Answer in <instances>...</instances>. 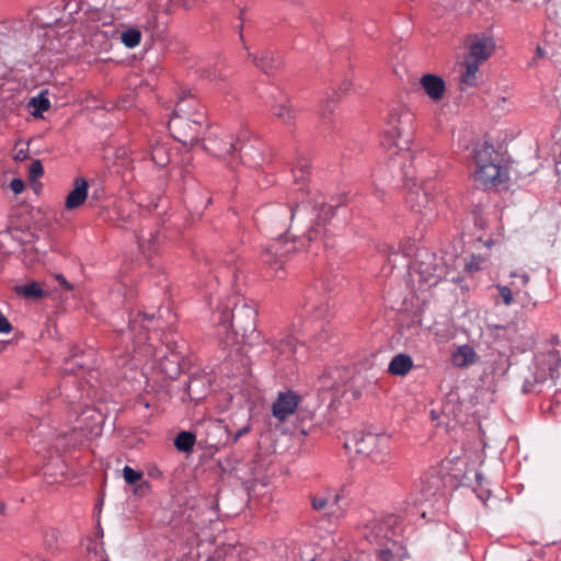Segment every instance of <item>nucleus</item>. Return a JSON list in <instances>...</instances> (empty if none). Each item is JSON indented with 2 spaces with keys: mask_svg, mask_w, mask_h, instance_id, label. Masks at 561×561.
<instances>
[{
  "mask_svg": "<svg viewBox=\"0 0 561 561\" xmlns=\"http://www.w3.org/2000/svg\"><path fill=\"white\" fill-rule=\"evenodd\" d=\"M550 344L552 346H561L559 336L558 335L551 336Z\"/></svg>",
  "mask_w": 561,
  "mask_h": 561,
  "instance_id": "8fccbe9b",
  "label": "nucleus"
},
{
  "mask_svg": "<svg viewBox=\"0 0 561 561\" xmlns=\"http://www.w3.org/2000/svg\"><path fill=\"white\" fill-rule=\"evenodd\" d=\"M152 21H148V24L146 25V28L147 30H151L154 27V23H156V15L152 14L151 16Z\"/></svg>",
  "mask_w": 561,
  "mask_h": 561,
  "instance_id": "3c124183",
  "label": "nucleus"
},
{
  "mask_svg": "<svg viewBox=\"0 0 561 561\" xmlns=\"http://www.w3.org/2000/svg\"><path fill=\"white\" fill-rule=\"evenodd\" d=\"M485 260L481 255H471L470 259L466 262L465 268L469 273L478 272L482 270V265Z\"/></svg>",
  "mask_w": 561,
  "mask_h": 561,
  "instance_id": "c9c22d12",
  "label": "nucleus"
},
{
  "mask_svg": "<svg viewBox=\"0 0 561 561\" xmlns=\"http://www.w3.org/2000/svg\"><path fill=\"white\" fill-rule=\"evenodd\" d=\"M207 77L211 80H215L217 78H221V73L220 72H217V70L213 71V72H208L207 73Z\"/></svg>",
  "mask_w": 561,
  "mask_h": 561,
  "instance_id": "09e8293b",
  "label": "nucleus"
},
{
  "mask_svg": "<svg viewBox=\"0 0 561 561\" xmlns=\"http://www.w3.org/2000/svg\"><path fill=\"white\" fill-rule=\"evenodd\" d=\"M420 84L425 94L433 101L439 102L445 96L446 84L442 77L426 73L420 78Z\"/></svg>",
  "mask_w": 561,
  "mask_h": 561,
  "instance_id": "a211bd4d",
  "label": "nucleus"
},
{
  "mask_svg": "<svg viewBox=\"0 0 561 561\" xmlns=\"http://www.w3.org/2000/svg\"><path fill=\"white\" fill-rule=\"evenodd\" d=\"M343 369L340 367H332L327 369L318 380V390L328 392L332 400H339L346 396V390L335 386V381L343 375Z\"/></svg>",
  "mask_w": 561,
  "mask_h": 561,
  "instance_id": "dca6fc26",
  "label": "nucleus"
},
{
  "mask_svg": "<svg viewBox=\"0 0 561 561\" xmlns=\"http://www.w3.org/2000/svg\"><path fill=\"white\" fill-rule=\"evenodd\" d=\"M412 271L419 275V282L424 285L434 286L439 283L447 274V266L443 257L426 249L419 250Z\"/></svg>",
  "mask_w": 561,
  "mask_h": 561,
  "instance_id": "39448f33",
  "label": "nucleus"
},
{
  "mask_svg": "<svg viewBox=\"0 0 561 561\" xmlns=\"http://www.w3.org/2000/svg\"><path fill=\"white\" fill-rule=\"evenodd\" d=\"M537 371L535 379L545 382L547 379L558 378L560 358L558 353H538L536 356Z\"/></svg>",
  "mask_w": 561,
  "mask_h": 561,
  "instance_id": "4468645a",
  "label": "nucleus"
},
{
  "mask_svg": "<svg viewBox=\"0 0 561 561\" xmlns=\"http://www.w3.org/2000/svg\"><path fill=\"white\" fill-rule=\"evenodd\" d=\"M412 358L404 353H398L390 360L388 371L393 376H405L412 369Z\"/></svg>",
  "mask_w": 561,
  "mask_h": 561,
  "instance_id": "a878e982",
  "label": "nucleus"
},
{
  "mask_svg": "<svg viewBox=\"0 0 561 561\" xmlns=\"http://www.w3.org/2000/svg\"><path fill=\"white\" fill-rule=\"evenodd\" d=\"M457 351L462 352V351H472V350L468 345H462V346H459Z\"/></svg>",
  "mask_w": 561,
  "mask_h": 561,
  "instance_id": "603ef678",
  "label": "nucleus"
},
{
  "mask_svg": "<svg viewBox=\"0 0 561 561\" xmlns=\"http://www.w3.org/2000/svg\"><path fill=\"white\" fill-rule=\"evenodd\" d=\"M198 0H171L173 5L190 10L196 5Z\"/></svg>",
  "mask_w": 561,
  "mask_h": 561,
  "instance_id": "a19ab883",
  "label": "nucleus"
},
{
  "mask_svg": "<svg viewBox=\"0 0 561 561\" xmlns=\"http://www.w3.org/2000/svg\"><path fill=\"white\" fill-rule=\"evenodd\" d=\"M308 161L306 159L297 162L296 167L293 169L294 176L296 181H304L305 176L308 174Z\"/></svg>",
  "mask_w": 561,
  "mask_h": 561,
  "instance_id": "e433bc0d",
  "label": "nucleus"
},
{
  "mask_svg": "<svg viewBox=\"0 0 561 561\" xmlns=\"http://www.w3.org/2000/svg\"><path fill=\"white\" fill-rule=\"evenodd\" d=\"M437 186L433 181L413 186L407 195V204L414 213L422 216L433 215L436 207Z\"/></svg>",
  "mask_w": 561,
  "mask_h": 561,
  "instance_id": "6e6552de",
  "label": "nucleus"
},
{
  "mask_svg": "<svg viewBox=\"0 0 561 561\" xmlns=\"http://www.w3.org/2000/svg\"><path fill=\"white\" fill-rule=\"evenodd\" d=\"M473 160L476 169H482L484 165L497 161V154L492 145L483 142L474 148Z\"/></svg>",
  "mask_w": 561,
  "mask_h": 561,
  "instance_id": "5701e85b",
  "label": "nucleus"
},
{
  "mask_svg": "<svg viewBox=\"0 0 561 561\" xmlns=\"http://www.w3.org/2000/svg\"><path fill=\"white\" fill-rule=\"evenodd\" d=\"M195 440L196 438L193 433L183 431L176 435L174 446L178 450L187 453L193 449Z\"/></svg>",
  "mask_w": 561,
  "mask_h": 561,
  "instance_id": "c85d7f7f",
  "label": "nucleus"
},
{
  "mask_svg": "<svg viewBox=\"0 0 561 561\" xmlns=\"http://www.w3.org/2000/svg\"><path fill=\"white\" fill-rule=\"evenodd\" d=\"M230 263H231V259H230L229 261H228V260H227V261H225V264H226L225 268H226L229 273H231L232 278H236V277H237V276H236L237 267H234V266L232 267V266L230 265Z\"/></svg>",
  "mask_w": 561,
  "mask_h": 561,
  "instance_id": "de8ad7c7",
  "label": "nucleus"
},
{
  "mask_svg": "<svg viewBox=\"0 0 561 561\" xmlns=\"http://www.w3.org/2000/svg\"><path fill=\"white\" fill-rule=\"evenodd\" d=\"M348 392H351L353 400H356L360 397V390L354 387L353 380L348 383Z\"/></svg>",
  "mask_w": 561,
  "mask_h": 561,
  "instance_id": "a18cd8bd",
  "label": "nucleus"
},
{
  "mask_svg": "<svg viewBox=\"0 0 561 561\" xmlns=\"http://www.w3.org/2000/svg\"><path fill=\"white\" fill-rule=\"evenodd\" d=\"M307 209L306 205H267L255 213L257 227L270 236L273 241L263 255V260L270 266H283V256L295 251L296 241H284L283 234L287 231L289 222L300 211Z\"/></svg>",
  "mask_w": 561,
  "mask_h": 561,
  "instance_id": "f03ea898",
  "label": "nucleus"
},
{
  "mask_svg": "<svg viewBox=\"0 0 561 561\" xmlns=\"http://www.w3.org/2000/svg\"><path fill=\"white\" fill-rule=\"evenodd\" d=\"M28 105L35 110L33 112V115L35 117L42 116L43 112H46L50 108V102L44 95V93H41L38 96L32 98Z\"/></svg>",
  "mask_w": 561,
  "mask_h": 561,
  "instance_id": "2f4dec72",
  "label": "nucleus"
},
{
  "mask_svg": "<svg viewBox=\"0 0 561 561\" xmlns=\"http://www.w3.org/2000/svg\"><path fill=\"white\" fill-rule=\"evenodd\" d=\"M89 184L85 179L77 178L73 182V188L66 197L65 206L72 210L81 206L88 197Z\"/></svg>",
  "mask_w": 561,
  "mask_h": 561,
  "instance_id": "412c9836",
  "label": "nucleus"
},
{
  "mask_svg": "<svg viewBox=\"0 0 561 561\" xmlns=\"http://www.w3.org/2000/svg\"><path fill=\"white\" fill-rule=\"evenodd\" d=\"M248 57L252 59L253 65L265 75H273L282 66V59L271 50L264 49L259 54L248 51Z\"/></svg>",
  "mask_w": 561,
  "mask_h": 561,
  "instance_id": "f3484780",
  "label": "nucleus"
},
{
  "mask_svg": "<svg viewBox=\"0 0 561 561\" xmlns=\"http://www.w3.org/2000/svg\"><path fill=\"white\" fill-rule=\"evenodd\" d=\"M203 147L217 158L232 156L237 150V141L224 130L210 131L207 138H203Z\"/></svg>",
  "mask_w": 561,
  "mask_h": 561,
  "instance_id": "1a4fd4ad",
  "label": "nucleus"
},
{
  "mask_svg": "<svg viewBox=\"0 0 561 561\" xmlns=\"http://www.w3.org/2000/svg\"><path fill=\"white\" fill-rule=\"evenodd\" d=\"M240 161L250 168H257L264 162V145L259 139L243 141L237 140V150Z\"/></svg>",
  "mask_w": 561,
  "mask_h": 561,
  "instance_id": "9b49d317",
  "label": "nucleus"
},
{
  "mask_svg": "<svg viewBox=\"0 0 561 561\" xmlns=\"http://www.w3.org/2000/svg\"><path fill=\"white\" fill-rule=\"evenodd\" d=\"M481 64H478L471 59H465L463 67L465 70L460 76V83L462 84V89L468 87H473L477 83V73L479 71V67Z\"/></svg>",
  "mask_w": 561,
  "mask_h": 561,
  "instance_id": "cd10ccee",
  "label": "nucleus"
},
{
  "mask_svg": "<svg viewBox=\"0 0 561 561\" xmlns=\"http://www.w3.org/2000/svg\"><path fill=\"white\" fill-rule=\"evenodd\" d=\"M300 401V396L291 390L279 392L272 404V415L279 422L286 421L296 412Z\"/></svg>",
  "mask_w": 561,
  "mask_h": 561,
  "instance_id": "f8f14e48",
  "label": "nucleus"
},
{
  "mask_svg": "<svg viewBox=\"0 0 561 561\" xmlns=\"http://www.w3.org/2000/svg\"><path fill=\"white\" fill-rule=\"evenodd\" d=\"M413 121V114L405 108H396L389 114L381 145L389 151L393 164L397 157L410 156Z\"/></svg>",
  "mask_w": 561,
  "mask_h": 561,
  "instance_id": "7ed1b4c3",
  "label": "nucleus"
},
{
  "mask_svg": "<svg viewBox=\"0 0 561 561\" xmlns=\"http://www.w3.org/2000/svg\"><path fill=\"white\" fill-rule=\"evenodd\" d=\"M30 179L37 180L44 174V168L39 160H34L30 165Z\"/></svg>",
  "mask_w": 561,
  "mask_h": 561,
  "instance_id": "58836bf2",
  "label": "nucleus"
},
{
  "mask_svg": "<svg viewBox=\"0 0 561 561\" xmlns=\"http://www.w3.org/2000/svg\"><path fill=\"white\" fill-rule=\"evenodd\" d=\"M4 510H5V505H4V503H1V502H0V514H3V513H4Z\"/></svg>",
  "mask_w": 561,
  "mask_h": 561,
  "instance_id": "864d4df0",
  "label": "nucleus"
},
{
  "mask_svg": "<svg viewBox=\"0 0 561 561\" xmlns=\"http://www.w3.org/2000/svg\"><path fill=\"white\" fill-rule=\"evenodd\" d=\"M389 440L388 435L367 433L355 440V451L370 457L376 463H383L390 457Z\"/></svg>",
  "mask_w": 561,
  "mask_h": 561,
  "instance_id": "0eeeda50",
  "label": "nucleus"
},
{
  "mask_svg": "<svg viewBox=\"0 0 561 561\" xmlns=\"http://www.w3.org/2000/svg\"><path fill=\"white\" fill-rule=\"evenodd\" d=\"M512 277H518L519 280H516V286L522 289V297H524L523 291H527L525 288L529 282V276L527 274L517 275L516 273L511 274Z\"/></svg>",
  "mask_w": 561,
  "mask_h": 561,
  "instance_id": "ea45409f",
  "label": "nucleus"
},
{
  "mask_svg": "<svg viewBox=\"0 0 561 561\" xmlns=\"http://www.w3.org/2000/svg\"><path fill=\"white\" fill-rule=\"evenodd\" d=\"M311 506L316 511H322L324 508H329L328 514L336 519L341 518L343 516V511L337 507L339 501L341 500V496L335 495L334 500L331 504L328 502V497L323 495H311Z\"/></svg>",
  "mask_w": 561,
  "mask_h": 561,
  "instance_id": "b1692460",
  "label": "nucleus"
},
{
  "mask_svg": "<svg viewBox=\"0 0 561 561\" xmlns=\"http://www.w3.org/2000/svg\"><path fill=\"white\" fill-rule=\"evenodd\" d=\"M272 112L285 125L293 124L296 118V111L288 104L286 95H280L279 100L272 106Z\"/></svg>",
  "mask_w": 561,
  "mask_h": 561,
  "instance_id": "393cba45",
  "label": "nucleus"
},
{
  "mask_svg": "<svg viewBox=\"0 0 561 561\" xmlns=\"http://www.w3.org/2000/svg\"><path fill=\"white\" fill-rule=\"evenodd\" d=\"M123 477L127 484L133 485L142 479V472L136 471L129 466H125L123 469Z\"/></svg>",
  "mask_w": 561,
  "mask_h": 561,
  "instance_id": "f704fd0d",
  "label": "nucleus"
},
{
  "mask_svg": "<svg viewBox=\"0 0 561 561\" xmlns=\"http://www.w3.org/2000/svg\"><path fill=\"white\" fill-rule=\"evenodd\" d=\"M317 211V217L313 220L311 228L306 233V238L309 242L321 240L325 236V225L334 216L335 207L333 205L322 203L318 207Z\"/></svg>",
  "mask_w": 561,
  "mask_h": 561,
  "instance_id": "2eb2a0df",
  "label": "nucleus"
},
{
  "mask_svg": "<svg viewBox=\"0 0 561 561\" xmlns=\"http://www.w3.org/2000/svg\"><path fill=\"white\" fill-rule=\"evenodd\" d=\"M151 159L159 167L167 165L170 160L169 153H168L167 149L164 148V146H162V145H156L152 147Z\"/></svg>",
  "mask_w": 561,
  "mask_h": 561,
  "instance_id": "473e14b6",
  "label": "nucleus"
},
{
  "mask_svg": "<svg viewBox=\"0 0 561 561\" xmlns=\"http://www.w3.org/2000/svg\"><path fill=\"white\" fill-rule=\"evenodd\" d=\"M250 425H247V426H243L242 428H240L234 437H233V443L238 442L243 435L248 434L250 432Z\"/></svg>",
  "mask_w": 561,
  "mask_h": 561,
  "instance_id": "49530a36",
  "label": "nucleus"
},
{
  "mask_svg": "<svg viewBox=\"0 0 561 561\" xmlns=\"http://www.w3.org/2000/svg\"><path fill=\"white\" fill-rule=\"evenodd\" d=\"M466 46L469 50L466 58L483 64L493 54L495 43L493 37L482 33L467 36Z\"/></svg>",
  "mask_w": 561,
  "mask_h": 561,
  "instance_id": "9d476101",
  "label": "nucleus"
},
{
  "mask_svg": "<svg viewBox=\"0 0 561 561\" xmlns=\"http://www.w3.org/2000/svg\"><path fill=\"white\" fill-rule=\"evenodd\" d=\"M496 287L506 306L512 305L514 297H516L520 304H528L531 300L528 291H523L524 297H522V289L516 286V280H512L507 286L497 285Z\"/></svg>",
  "mask_w": 561,
  "mask_h": 561,
  "instance_id": "4be33fe9",
  "label": "nucleus"
},
{
  "mask_svg": "<svg viewBox=\"0 0 561 561\" xmlns=\"http://www.w3.org/2000/svg\"><path fill=\"white\" fill-rule=\"evenodd\" d=\"M304 308L312 313L316 320H328L331 317L328 302L322 297H316L312 289L305 294Z\"/></svg>",
  "mask_w": 561,
  "mask_h": 561,
  "instance_id": "6ab92c4d",
  "label": "nucleus"
},
{
  "mask_svg": "<svg viewBox=\"0 0 561 561\" xmlns=\"http://www.w3.org/2000/svg\"><path fill=\"white\" fill-rule=\"evenodd\" d=\"M479 360L477 353H451L450 362L459 368H467Z\"/></svg>",
  "mask_w": 561,
  "mask_h": 561,
  "instance_id": "c756f323",
  "label": "nucleus"
},
{
  "mask_svg": "<svg viewBox=\"0 0 561 561\" xmlns=\"http://www.w3.org/2000/svg\"><path fill=\"white\" fill-rule=\"evenodd\" d=\"M341 368L343 369V374H342L343 376L341 378H339L334 383L339 388L345 389L346 394H347L348 393V383L352 381V379L354 377H353L352 370H350L348 368H344V367H341Z\"/></svg>",
  "mask_w": 561,
  "mask_h": 561,
  "instance_id": "4c0bfd02",
  "label": "nucleus"
},
{
  "mask_svg": "<svg viewBox=\"0 0 561 561\" xmlns=\"http://www.w3.org/2000/svg\"><path fill=\"white\" fill-rule=\"evenodd\" d=\"M474 181L483 187H494L505 182L507 170L500 165L499 161L484 165L482 169H476L473 173Z\"/></svg>",
  "mask_w": 561,
  "mask_h": 561,
  "instance_id": "ddd939ff",
  "label": "nucleus"
},
{
  "mask_svg": "<svg viewBox=\"0 0 561 561\" xmlns=\"http://www.w3.org/2000/svg\"><path fill=\"white\" fill-rule=\"evenodd\" d=\"M10 188L14 194H20L24 190V182L21 179H13L10 183Z\"/></svg>",
  "mask_w": 561,
  "mask_h": 561,
  "instance_id": "37998d69",
  "label": "nucleus"
},
{
  "mask_svg": "<svg viewBox=\"0 0 561 561\" xmlns=\"http://www.w3.org/2000/svg\"><path fill=\"white\" fill-rule=\"evenodd\" d=\"M197 113H205L198 100L190 92L180 96L171 117H194Z\"/></svg>",
  "mask_w": 561,
  "mask_h": 561,
  "instance_id": "aec40b11",
  "label": "nucleus"
},
{
  "mask_svg": "<svg viewBox=\"0 0 561 561\" xmlns=\"http://www.w3.org/2000/svg\"><path fill=\"white\" fill-rule=\"evenodd\" d=\"M13 330L12 324L4 317V314L0 311V333H10Z\"/></svg>",
  "mask_w": 561,
  "mask_h": 561,
  "instance_id": "79ce46f5",
  "label": "nucleus"
},
{
  "mask_svg": "<svg viewBox=\"0 0 561 561\" xmlns=\"http://www.w3.org/2000/svg\"><path fill=\"white\" fill-rule=\"evenodd\" d=\"M141 32L138 28L129 27L122 32L121 41L128 48H135L140 44Z\"/></svg>",
  "mask_w": 561,
  "mask_h": 561,
  "instance_id": "7c9ffc66",
  "label": "nucleus"
},
{
  "mask_svg": "<svg viewBox=\"0 0 561 561\" xmlns=\"http://www.w3.org/2000/svg\"><path fill=\"white\" fill-rule=\"evenodd\" d=\"M537 53H538V55H542L543 54L540 47L537 48Z\"/></svg>",
  "mask_w": 561,
  "mask_h": 561,
  "instance_id": "5fc2aeb1",
  "label": "nucleus"
},
{
  "mask_svg": "<svg viewBox=\"0 0 561 561\" xmlns=\"http://www.w3.org/2000/svg\"><path fill=\"white\" fill-rule=\"evenodd\" d=\"M23 296L25 297H35V298H39V297H43L44 296V291L43 289L41 288V286L35 283V282H32L30 284H26L24 285L22 288H21V291H20Z\"/></svg>",
  "mask_w": 561,
  "mask_h": 561,
  "instance_id": "72a5a7b5",
  "label": "nucleus"
},
{
  "mask_svg": "<svg viewBox=\"0 0 561 561\" xmlns=\"http://www.w3.org/2000/svg\"><path fill=\"white\" fill-rule=\"evenodd\" d=\"M218 324L219 346L222 351H240L241 347H255L260 334L256 331L257 309L253 301L232 295L221 302L214 312Z\"/></svg>",
  "mask_w": 561,
  "mask_h": 561,
  "instance_id": "f257e3e1",
  "label": "nucleus"
},
{
  "mask_svg": "<svg viewBox=\"0 0 561 561\" xmlns=\"http://www.w3.org/2000/svg\"><path fill=\"white\" fill-rule=\"evenodd\" d=\"M56 279L57 282L59 283V285L65 288L66 290H71L72 289V286L71 284L65 278L64 275L61 274H57L56 275Z\"/></svg>",
  "mask_w": 561,
  "mask_h": 561,
  "instance_id": "c03bdc74",
  "label": "nucleus"
},
{
  "mask_svg": "<svg viewBox=\"0 0 561 561\" xmlns=\"http://www.w3.org/2000/svg\"><path fill=\"white\" fill-rule=\"evenodd\" d=\"M304 344L300 343L299 339L285 332L278 333L274 339L270 346L274 351H296L299 346Z\"/></svg>",
  "mask_w": 561,
  "mask_h": 561,
  "instance_id": "bb28decb",
  "label": "nucleus"
},
{
  "mask_svg": "<svg viewBox=\"0 0 561 561\" xmlns=\"http://www.w3.org/2000/svg\"><path fill=\"white\" fill-rule=\"evenodd\" d=\"M152 318H148L146 314H137V317L129 322L130 334L133 335L134 350H142L145 347H151L153 351H158L164 346L168 351L174 348H183L184 341L182 339L176 340L175 333L161 334L158 331L149 332L145 325V321H151Z\"/></svg>",
  "mask_w": 561,
  "mask_h": 561,
  "instance_id": "20e7f679",
  "label": "nucleus"
},
{
  "mask_svg": "<svg viewBox=\"0 0 561 561\" xmlns=\"http://www.w3.org/2000/svg\"><path fill=\"white\" fill-rule=\"evenodd\" d=\"M207 126L205 113H197L194 117H171L169 130L184 146H194L199 142Z\"/></svg>",
  "mask_w": 561,
  "mask_h": 561,
  "instance_id": "423d86ee",
  "label": "nucleus"
}]
</instances>
